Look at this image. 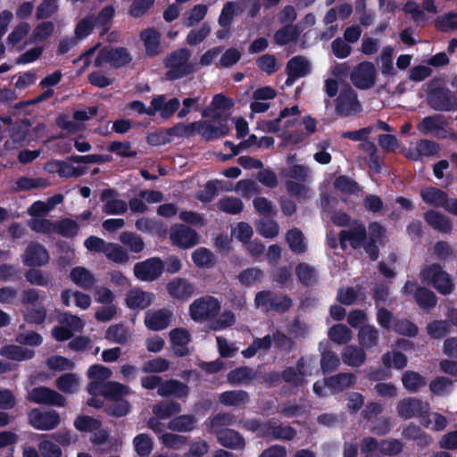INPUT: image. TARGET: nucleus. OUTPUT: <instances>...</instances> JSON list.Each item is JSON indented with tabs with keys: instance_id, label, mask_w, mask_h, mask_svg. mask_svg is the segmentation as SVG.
<instances>
[{
	"instance_id": "f257e3e1",
	"label": "nucleus",
	"mask_w": 457,
	"mask_h": 457,
	"mask_svg": "<svg viewBox=\"0 0 457 457\" xmlns=\"http://www.w3.org/2000/svg\"><path fill=\"white\" fill-rule=\"evenodd\" d=\"M386 228L378 221L369 224L368 231L365 225L359 220H353L349 229L339 232L340 246L346 249L348 242L353 249L363 248L370 260L375 262L379 256V245H384Z\"/></svg>"
},
{
	"instance_id": "f03ea898",
	"label": "nucleus",
	"mask_w": 457,
	"mask_h": 457,
	"mask_svg": "<svg viewBox=\"0 0 457 457\" xmlns=\"http://www.w3.org/2000/svg\"><path fill=\"white\" fill-rule=\"evenodd\" d=\"M191 51L187 48H179L168 54L163 59V66L167 69L166 79L178 80L195 72V64L190 62Z\"/></svg>"
},
{
	"instance_id": "7ed1b4c3",
	"label": "nucleus",
	"mask_w": 457,
	"mask_h": 457,
	"mask_svg": "<svg viewBox=\"0 0 457 457\" xmlns=\"http://www.w3.org/2000/svg\"><path fill=\"white\" fill-rule=\"evenodd\" d=\"M427 104L436 112H456L457 95L447 87L430 82L427 90Z\"/></svg>"
},
{
	"instance_id": "20e7f679",
	"label": "nucleus",
	"mask_w": 457,
	"mask_h": 457,
	"mask_svg": "<svg viewBox=\"0 0 457 457\" xmlns=\"http://www.w3.org/2000/svg\"><path fill=\"white\" fill-rule=\"evenodd\" d=\"M420 278L422 283L432 286L443 295H450L453 291V279L438 263L425 266L420 270Z\"/></svg>"
},
{
	"instance_id": "39448f33",
	"label": "nucleus",
	"mask_w": 457,
	"mask_h": 457,
	"mask_svg": "<svg viewBox=\"0 0 457 457\" xmlns=\"http://www.w3.org/2000/svg\"><path fill=\"white\" fill-rule=\"evenodd\" d=\"M221 309L220 302L212 295H204L194 300L189 305L190 318L195 322L212 320L219 316Z\"/></svg>"
},
{
	"instance_id": "423d86ee",
	"label": "nucleus",
	"mask_w": 457,
	"mask_h": 457,
	"mask_svg": "<svg viewBox=\"0 0 457 457\" xmlns=\"http://www.w3.org/2000/svg\"><path fill=\"white\" fill-rule=\"evenodd\" d=\"M335 111L340 117L353 116L361 112V104L356 91L349 85H344L335 100Z\"/></svg>"
},
{
	"instance_id": "0eeeda50",
	"label": "nucleus",
	"mask_w": 457,
	"mask_h": 457,
	"mask_svg": "<svg viewBox=\"0 0 457 457\" xmlns=\"http://www.w3.org/2000/svg\"><path fill=\"white\" fill-rule=\"evenodd\" d=\"M254 303L257 307H263L267 312L274 311L278 313L287 312L293 304L288 295L277 294L271 290L259 291L255 295Z\"/></svg>"
},
{
	"instance_id": "6e6552de",
	"label": "nucleus",
	"mask_w": 457,
	"mask_h": 457,
	"mask_svg": "<svg viewBox=\"0 0 457 457\" xmlns=\"http://www.w3.org/2000/svg\"><path fill=\"white\" fill-rule=\"evenodd\" d=\"M132 56L126 47L104 46L97 54L95 59V66L101 67L104 62L110 63L114 69H119L129 64Z\"/></svg>"
},
{
	"instance_id": "1a4fd4ad",
	"label": "nucleus",
	"mask_w": 457,
	"mask_h": 457,
	"mask_svg": "<svg viewBox=\"0 0 457 457\" xmlns=\"http://www.w3.org/2000/svg\"><path fill=\"white\" fill-rule=\"evenodd\" d=\"M134 275L141 280L152 282L157 280L164 272V262L158 257H150L134 265Z\"/></svg>"
},
{
	"instance_id": "9d476101",
	"label": "nucleus",
	"mask_w": 457,
	"mask_h": 457,
	"mask_svg": "<svg viewBox=\"0 0 457 457\" xmlns=\"http://www.w3.org/2000/svg\"><path fill=\"white\" fill-rule=\"evenodd\" d=\"M350 79L359 89L366 90L373 87L377 79L375 65L368 61L360 62L352 71Z\"/></svg>"
},
{
	"instance_id": "9b49d317",
	"label": "nucleus",
	"mask_w": 457,
	"mask_h": 457,
	"mask_svg": "<svg viewBox=\"0 0 457 457\" xmlns=\"http://www.w3.org/2000/svg\"><path fill=\"white\" fill-rule=\"evenodd\" d=\"M169 234L171 244L181 249L192 248L199 243L197 232L185 224H174Z\"/></svg>"
},
{
	"instance_id": "f8f14e48",
	"label": "nucleus",
	"mask_w": 457,
	"mask_h": 457,
	"mask_svg": "<svg viewBox=\"0 0 457 457\" xmlns=\"http://www.w3.org/2000/svg\"><path fill=\"white\" fill-rule=\"evenodd\" d=\"M195 131L209 142L228 136L229 128L220 121L216 122L215 120H204L195 121Z\"/></svg>"
},
{
	"instance_id": "ddd939ff",
	"label": "nucleus",
	"mask_w": 457,
	"mask_h": 457,
	"mask_svg": "<svg viewBox=\"0 0 457 457\" xmlns=\"http://www.w3.org/2000/svg\"><path fill=\"white\" fill-rule=\"evenodd\" d=\"M29 424L38 430H52L57 428L61 422L59 413L54 410L41 411L33 409L28 415Z\"/></svg>"
},
{
	"instance_id": "4468645a",
	"label": "nucleus",
	"mask_w": 457,
	"mask_h": 457,
	"mask_svg": "<svg viewBox=\"0 0 457 457\" xmlns=\"http://www.w3.org/2000/svg\"><path fill=\"white\" fill-rule=\"evenodd\" d=\"M428 403L415 397L403 398L396 405L398 416L405 420L414 417H424L428 414Z\"/></svg>"
},
{
	"instance_id": "2eb2a0df",
	"label": "nucleus",
	"mask_w": 457,
	"mask_h": 457,
	"mask_svg": "<svg viewBox=\"0 0 457 457\" xmlns=\"http://www.w3.org/2000/svg\"><path fill=\"white\" fill-rule=\"evenodd\" d=\"M28 400L38 404H50L63 407L65 397L60 393L46 386L34 387L29 394Z\"/></svg>"
},
{
	"instance_id": "dca6fc26",
	"label": "nucleus",
	"mask_w": 457,
	"mask_h": 457,
	"mask_svg": "<svg viewBox=\"0 0 457 457\" xmlns=\"http://www.w3.org/2000/svg\"><path fill=\"white\" fill-rule=\"evenodd\" d=\"M22 259L28 267H41L48 263L50 256L43 245L31 241L27 245Z\"/></svg>"
},
{
	"instance_id": "f3484780",
	"label": "nucleus",
	"mask_w": 457,
	"mask_h": 457,
	"mask_svg": "<svg viewBox=\"0 0 457 457\" xmlns=\"http://www.w3.org/2000/svg\"><path fill=\"white\" fill-rule=\"evenodd\" d=\"M172 318L173 312L169 309L150 310L145 312L144 322L149 330L161 331L170 326Z\"/></svg>"
},
{
	"instance_id": "a211bd4d",
	"label": "nucleus",
	"mask_w": 457,
	"mask_h": 457,
	"mask_svg": "<svg viewBox=\"0 0 457 457\" xmlns=\"http://www.w3.org/2000/svg\"><path fill=\"white\" fill-rule=\"evenodd\" d=\"M155 295L140 287L130 288L125 296L126 306L130 310H145L154 301Z\"/></svg>"
},
{
	"instance_id": "6ab92c4d",
	"label": "nucleus",
	"mask_w": 457,
	"mask_h": 457,
	"mask_svg": "<svg viewBox=\"0 0 457 457\" xmlns=\"http://www.w3.org/2000/svg\"><path fill=\"white\" fill-rule=\"evenodd\" d=\"M166 289L169 295L179 301H187L195 295V287L185 278H174L170 279Z\"/></svg>"
},
{
	"instance_id": "aec40b11",
	"label": "nucleus",
	"mask_w": 457,
	"mask_h": 457,
	"mask_svg": "<svg viewBox=\"0 0 457 457\" xmlns=\"http://www.w3.org/2000/svg\"><path fill=\"white\" fill-rule=\"evenodd\" d=\"M151 104L153 105L154 116L156 112H159L162 119L169 120L179 109L180 101L177 97L167 101L165 95H158L153 97Z\"/></svg>"
},
{
	"instance_id": "412c9836",
	"label": "nucleus",
	"mask_w": 457,
	"mask_h": 457,
	"mask_svg": "<svg viewBox=\"0 0 457 457\" xmlns=\"http://www.w3.org/2000/svg\"><path fill=\"white\" fill-rule=\"evenodd\" d=\"M297 432L296 429L289 425L277 424L272 420H267L266 430L264 431V438L268 440H293Z\"/></svg>"
},
{
	"instance_id": "4be33fe9",
	"label": "nucleus",
	"mask_w": 457,
	"mask_h": 457,
	"mask_svg": "<svg viewBox=\"0 0 457 457\" xmlns=\"http://www.w3.org/2000/svg\"><path fill=\"white\" fill-rule=\"evenodd\" d=\"M116 191L112 188L104 189L100 195V200L104 202L103 212L109 215L123 214L128 210V204L121 199H112Z\"/></svg>"
},
{
	"instance_id": "5701e85b",
	"label": "nucleus",
	"mask_w": 457,
	"mask_h": 457,
	"mask_svg": "<svg viewBox=\"0 0 457 457\" xmlns=\"http://www.w3.org/2000/svg\"><path fill=\"white\" fill-rule=\"evenodd\" d=\"M139 36L144 44L146 56L153 58L161 54L162 35L156 29H145L140 32Z\"/></svg>"
},
{
	"instance_id": "b1692460",
	"label": "nucleus",
	"mask_w": 457,
	"mask_h": 457,
	"mask_svg": "<svg viewBox=\"0 0 457 457\" xmlns=\"http://www.w3.org/2000/svg\"><path fill=\"white\" fill-rule=\"evenodd\" d=\"M157 394L162 397L174 396L185 401L189 395V387L179 380L170 378L162 381Z\"/></svg>"
},
{
	"instance_id": "393cba45",
	"label": "nucleus",
	"mask_w": 457,
	"mask_h": 457,
	"mask_svg": "<svg viewBox=\"0 0 457 457\" xmlns=\"http://www.w3.org/2000/svg\"><path fill=\"white\" fill-rule=\"evenodd\" d=\"M215 435L219 444L226 448L236 450L242 449L245 445V438L237 430L231 428L217 429Z\"/></svg>"
},
{
	"instance_id": "a878e982",
	"label": "nucleus",
	"mask_w": 457,
	"mask_h": 457,
	"mask_svg": "<svg viewBox=\"0 0 457 457\" xmlns=\"http://www.w3.org/2000/svg\"><path fill=\"white\" fill-rule=\"evenodd\" d=\"M423 217L428 225L434 230L448 234L453 229V223L450 218L437 211L428 210L424 213Z\"/></svg>"
},
{
	"instance_id": "bb28decb",
	"label": "nucleus",
	"mask_w": 457,
	"mask_h": 457,
	"mask_svg": "<svg viewBox=\"0 0 457 457\" xmlns=\"http://www.w3.org/2000/svg\"><path fill=\"white\" fill-rule=\"evenodd\" d=\"M69 278L76 286L84 290H91L96 283L94 274L81 266L71 269Z\"/></svg>"
},
{
	"instance_id": "cd10ccee",
	"label": "nucleus",
	"mask_w": 457,
	"mask_h": 457,
	"mask_svg": "<svg viewBox=\"0 0 457 457\" xmlns=\"http://www.w3.org/2000/svg\"><path fill=\"white\" fill-rule=\"evenodd\" d=\"M249 401V394L243 389L225 391L219 395V402L224 406L244 408Z\"/></svg>"
},
{
	"instance_id": "c85d7f7f",
	"label": "nucleus",
	"mask_w": 457,
	"mask_h": 457,
	"mask_svg": "<svg viewBox=\"0 0 457 457\" xmlns=\"http://www.w3.org/2000/svg\"><path fill=\"white\" fill-rule=\"evenodd\" d=\"M356 382V377L353 373L341 372L324 379V385L328 388L336 391L342 392L346 388L351 387Z\"/></svg>"
},
{
	"instance_id": "c756f323",
	"label": "nucleus",
	"mask_w": 457,
	"mask_h": 457,
	"mask_svg": "<svg viewBox=\"0 0 457 457\" xmlns=\"http://www.w3.org/2000/svg\"><path fill=\"white\" fill-rule=\"evenodd\" d=\"M424 203L434 207H443L447 204V194L435 187H424L420 192Z\"/></svg>"
},
{
	"instance_id": "7c9ffc66",
	"label": "nucleus",
	"mask_w": 457,
	"mask_h": 457,
	"mask_svg": "<svg viewBox=\"0 0 457 457\" xmlns=\"http://www.w3.org/2000/svg\"><path fill=\"white\" fill-rule=\"evenodd\" d=\"M366 353L361 345H346L342 353V360L348 366L360 367L366 361Z\"/></svg>"
},
{
	"instance_id": "2f4dec72",
	"label": "nucleus",
	"mask_w": 457,
	"mask_h": 457,
	"mask_svg": "<svg viewBox=\"0 0 457 457\" xmlns=\"http://www.w3.org/2000/svg\"><path fill=\"white\" fill-rule=\"evenodd\" d=\"M255 378L256 371L248 366L237 367L231 370L227 375L228 383L233 386L248 384L254 380Z\"/></svg>"
},
{
	"instance_id": "473e14b6",
	"label": "nucleus",
	"mask_w": 457,
	"mask_h": 457,
	"mask_svg": "<svg viewBox=\"0 0 457 457\" xmlns=\"http://www.w3.org/2000/svg\"><path fill=\"white\" fill-rule=\"evenodd\" d=\"M295 276L298 281L304 287H312L318 282L316 269L307 262H299L295 266Z\"/></svg>"
},
{
	"instance_id": "72a5a7b5",
	"label": "nucleus",
	"mask_w": 457,
	"mask_h": 457,
	"mask_svg": "<svg viewBox=\"0 0 457 457\" xmlns=\"http://www.w3.org/2000/svg\"><path fill=\"white\" fill-rule=\"evenodd\" d=\"M359 344L364 349H370L378 345L379 333L373 325H362L358 331Z\"/></svg>"
},
{
	"instance_id": "f704fd0d",
	"label": "nucleus",
	"mask_w": 457,
	"mask_h": 457,
	"mask_svg": "<svg viewBox=\"0 0 457 457\" xmlns=\"http://www.w3.org/2000/svg\"><path fill=\"white\" fill-rule=\"evenodd\" d=\"M196 423L195 415L183 414L171 419L168 423V428L177 432H190L195 429Z\"/></svg>"
},
{
	"instance_id": "c9c22d12",
	"label": "nucleus",
	"mask_w": 457,
	"mask_h": 457,
	"mask_svg": "<svg viewBox=\"0 0 457 457\" xmlns=\"http://www.w3.org/2000/svg\"><path fill=\"white\" fill-rule=\"evenodd\" d=\"M131 390L129 386L117 381H107L104 386V396L110 401H116L130 395Z\"/></svg>"
},
{
	"instance_id": "e433bc0d",
	"label": "nucleus",
	"mask_w": 457,
	"mask_h": 457,
	"mask_svg": "<svg viewBox=\"0 0 457 457\" xmlns=\"http://www.w3.org/2000/svg\"><path fill=\"white\" fill-rule=\"evenodd\" d=\"M0 354L10 360L21 361L32 359L35 352L16 345H7L0 349Z\"/></svg>"
},
{
	"instance_id": "4c0bfd02",
	"label": "nucleus",
	"mask_w": 457,
	"mask_h": 457,
	"mask_svg": "<svg viewBox=\"0 0 457 457\" xmlns=\"http://www.w3.org/2000/svg\"><path fill=\"white\" fill-rule=\"evenodd\" d=\"M104 337L109 342L125 345L128 343L130 333L129 328L121 323L111 325L105 331Z\"/></svg>"
},
{
	"instance_id": "58836bf2",
	"label": "nucleus",
	"mask_w": 457,
	"mask_h": 457,
	"mask_svg": "<svg viewBox=\"0 0 457 457\" xmlns=\"http://www.w3.org/2000/svg\"><path fill=\"white\" fill-rule=\"evenodd\" d=\"M414 300L420 308L428 310L435 307L437 303V297L430 289L419 287L414 292Z\"/></svg>"
},
{
	"instance_id": "ea45409f",
	"label": "nucleus",
	"mask_w": 457,
	"mask_h": 457,
	"mask_svg": "<svg viewBox=\"0 0 457 457\" xmlns=\"http://www.w3.org/2000/svg\"><path fill=\"white\" fill-rule=\"evenodd\" d=\"M104 254L108 260L118 264H125L129 261L128 251L117 243L109 242Z\"/></svg>"
},
{
	"instance_id": "a19ab883",
	"label": "nucleus",
	"mask_w": 457,
	"mask_h": 457,
	"mask_svg": "<svg viewBox=\"0 0 457 457\" xmlns=\"http://www.w3.org/2000/svg\"><path fill=\"white\" fill-rule=\"evenodd\" d=\"M402 382L404 388L411 393H415L427 385L425 377L413 370H406L403 372Z\"/></svg>"
},
{
	"instance_id": "79ce46f5",
	"label": "nucleus",
	"mask_w": 457,
	"mask_h": 457,
	"mask_svg": "<svg viewBox=\"0 0 457 457\" xmlns=\"http://www.w3.org/2000/svg\"><path fill=\"white\" fill-rule=\"evenodd\" d=\"M300 35L296 26L286 25L278 29L274 34V42L278 46H286L290 42H295Z\"/></svg>"
},
{
	"instance_id": "37998d69",
	"label": "nucleus",
	"mask_w": 457,
	"mask_h": 457,
	"mask_svg": "<svg viewBox=\"0 0 457 457\" xmlns=\"http://www.w3.org/2000/svg\"><path fill=\"white\" fill-rule=\"evenodd\" d=\"M181 410L180 403L172 400L161 402L153 407L154 414L160 420L168 419L173 414L179 413Z\"/></svg>"
},
{
	"instance_id": "c03bdc74",
	"label": "nucleus",
	"mask_w": 457,
	"mask_h": 457,
	"mask_svg": "<svg viewBox=\"0 0 457 457\" xmlns=\"http://www.w3.org/2000/svg\"><path fill=\"white\" fill-rule=\"evenodd\" d=\"M286 241L288 244L290 250L295 253H303L307 250L303 234L297 228H291L287 232Z\"/></svg>"
},
{
	"instance_id": "a18cd8bd",
	"label": "nucleus",
	"mask_w": 457,
	"mask_h": 457,
	"mask_svg": "<svg viewBox=\"0 0 457 457\" xmlns=\"http://www.w3.org/2000/svg\"><path fill=\"white\" fill-rule=\"evenodd\" d=\"M381 361L386 369L403 370L408 363L407 356L398 351L385 353L381 357Z\"/></svg>"
},
{
	"instance_id": "49530a36",
	"label": "nucleus",
	"mask_w": 457,
	"mask_h": 457,
	"mask_svg": "<svg viewBox=\"0 0 457 457\" xmlns=\"http://www.w3.org/2000/svg\"><path fill=\"white\" fill-rule=\"evenodd\" d=\"M286 71H289L299 78L305 77L311 71L310 62L302 55L294 56L287 62Z\"/></svg>"
},
{
	"instance_id": "de8ad7c7",
	"label": "nucleus",
	"mask_w": 457,
	"mask_h": 457,
	"mask_svg": "<svg viewBox=\"0 0 457 457\" xmlns=\"http://www.w3.org/2000/svg\"><path fill=\"white\" fill-rule=\"evenodd\" d=\"M120 241L127 246L130 252L139 253L143 252L145 244L142 237L136 233L124 231L120 235Z\"/></svg>"
},
{
	"instance_id": "09e8293b",
	"label": "nucleus",
	"mask_w": 457,
	"mask_h": 457,
	"mask_svg": "<svg viewBox=\"0 0 457 457\" xmlns=\"http://www.w3.org/2000/svg\"><path fill=\"white\" fill-rule=\"evenodd\" d=\"M54 31V24L53 21H46L38 23L33 29L29 41L30 43H40L46 40Z\"/></svg>"
},
{
	"instance_id": "8fccbe9b",
	"label": "nucleus",
	"mask_w": 457,
	"mask_h": 457,
	"mask_svg": "<svg viewBox=\"0 0 457 457\" xmlns=\"http://www.w3.org/2000/svg\"><path fill=\"white\" fill-rule=\"evenodd\" d=\"M54 232L64 237H73L79 232V225L70 218H63L54 222Z\"/></svg>"
},
{
	"instance_id": "3c124183",
	"label": "nucleus",
	"mask_w": 457,
	"mask_h": 457,
	"mask_svg": "<svg viewBox=\"0 0 457 457\" xmlns=\"http://www.w3.org/2000/svg\"><path fill=\"white\" fill-rule=\"evenodd\" d=\"M239 4L237 2H227L220 12L219 17V24L222 28H229L236 15L240 13Z\"/></svg>"
},
{
	"instance_id": "603ef678",
	"label": "nucleus",
	"mask_w": 457,
	"mask_h": 457,
	"mask_svg": "<svg viewBox=\"0 0 457 457\" xmlns=\"http://www.w3.org/2000/svg\"><path fill=\"white\" fill-rule=\"evenodd\" d=\"M112 402L104 406V411L108 416L121 418L130 412L131 405L128 400L122 398Z\"/></svg>"
},
{
	"instance_id": "864d4df0",
	"label": "nucleus",
	"mask_w": 457,
	"mask_h": 457,
	"mask_svg": "<svg viewBox=\"0 0 457 457\" xmlns=\"http://www.w3.org/2000/svg\"><path fill=\"white\" fill-rule=\"evenodd\" d=\"M352 335V330L345 324H336L328 329V337L339 345L348 343Z\"/></svg>"
},
{
	"instance_id": "5fc2aeb1",
	"label": "nucleus",
	"mask_w": 457,
	"mask_h": 457,
	"mask_svg": "<svg viewBox=\"0 0 457 457\" xmlns=\"http://www.w3.org/2000/svg\"><path fill=\"white\" fill-rule=\"evenodd\" d=\"M219 209L228 214H239L244 209L241 199L232 196H224L218 203Z\"/></svg>"
},
{
	"instance_id": "6e6d98bb",
	"label": "nucleus",
	"mask_w": 457,
	"mask_h": 457,
	"mask_svg": "<svg viewBox=\"0 0 457 457\" xmlns=\"http://www.w3.org/2000/svg\"><path fill=\"white\" fill-rule=\"evenodd\" d=\"M392 328L395 333L408 337H414L419 332L416 324L404 318L395 320Z\"/></svg>"
},
{
	"instance_id": "4d7b16f0",
	"label": "nucleus",
	"mask_w": 457,
	"mask_h": 457,
	"mask_svg": "<svg viewBox=\"0 0 457 457\" xmlns=\"http://www.w3.org/2000/svg\"><path fill=\"white\" fill-rule=\"evenodd\" d=\"M236 322V315L233 312L225 310L220 314V316L214 318L211 323H209V328L213 331H220L233 326Z\"/></svg>"
},
{
	"instance_id": "13d9d810",
	"label": "nucleus",
	"mask_w": 457,
	"mask_h": 457,
	"mask_svg": "<svg viewBox=\"0 0 457 457\" xmlns=\"http://www.w3.org/2000/svg\"><path fill=\"white\" fill-rule=\"evenodd\" d=\"M75 428L80 432H93L102 427V421L87 415H79L73 423Z\"/></svg>"
},
{
	"instance_id": "bf43d9fd",
	"label": "nucleus",
	"mask_w": 457,
	"mask_h": 457,
	"mask_svg": "<svg viewBox=\"0 0 457 457\" xmlns=\"http://www.w3.org/2000/svg\"><path fill=\"white\" fill-rule=\"evenodd\" d=\"M439 149L440 147L438 143L428 139H420L417 142V156L411 158L413 161H419L422 155L428 157L434 156L437 154Z\"/></svg>"
},
{
	"instance_id": "052dcab7",
	"label": "nucleus",
	"mask_w": 457,
	"mask_h": 457,
	"mask_svg": "<svg viewBox=\"0 0 457 457\" xmlns=\"http://www.w3.org/2000/svg\"><path fill=\"white\" fill-rule=\"evenodd\" d=\"M394 48L391 46H386L382 49L379 56L381 63V72L386 77H392L395 75V70L393 64Z\"/></svg>"
},
{
	"instance_id": "680f3d73",
	"label": "nucleus",
	"mask_w": 457,
	"mask_h": 457,
	"mask_svg": "<svg viewBox=\"0 0 457 457\" xmlns=\"http://www.w3.org/2000/svg\"><path fill=\"white\" fill-rule=\"evenodd\" d=\"M17 188L20 191H29L35 188H46L49 182L44 178L21 177L16 180Z\"/></svg>"
},
{
	"instance_id": "e2e57ef3",
	"label": "nucleus",
	"mask_w": 457,
	"mask_h": 457,
	"mask_svg": "<svg viewBox=\"0 0 457 457\" xmlns=\"http://www.w3.org/2000/svg\"><path fill=\"white\" fill-rule=\"evenodd\" d=\"M133 443L135 450L140 457H146L153 451V440L147 434H138L134 437Z\"/></svg>"
},
{
	"instance_id": "0e129e2a",
	"label": "nucleus",
	"mask_w": 457,
	"mask_h": 457,
	"mask_svg": "<svg viewBox=\"0 0 457 457\" xmlns=\"http://www.w3.org/2000/svg\"><path fill=\"white\" fill-rule=\"evenodd\" d=\"M24 276L29 284L39 287H47L52 280L49 274L44 272L42 270L33 268L28 270Z\"/></svg>"
},
{
	"instance_id": "69168bd1",
	"label": "nucleus",
	"mask_w": 457,
	"mask_h": 457,
	"mask_svg": "<svg viewBox=\"0 0 457 457\" xmlns=\"http://www.w3.org/2000/svg\"><path fill=\"white\" fill-rule=\"evenodd\" d=\"M435 27L438 31L448 32L457 29V13L447 12L438 16L435 21Z\"/></svg>"
},
{
	"instance_id": "338daca9",
	"label": "nucleus",
	"mask_w": 457,
	"mask_h": 457,
	"mask_svg": "<svg viewBox=\"0 0 457 457\" xmlns=\"http://www.w3.org/2000/svg\"><path fill=\"white\" fill-rule=\"evenodd\" d=\"M441 120L442 116L440 114L427 116L418 123L417 129L421 134L428 135L442 129L441 125L439 124Z\"/></svg>"
},
{
	"instance_id": "774afa93",
	"label": "nucleus",
	"mask_w": 457,
	"mask_h": 457,
	"mask_svg": "<svg viewBox=\"0 0 457 457\" xmlns=\"http://www.w3.org/2000/svg\"><path fill=\"white\" fill-rule=\"evenodd\" d=\"M427 333L435 339L445 337L450 331V326L446 320H433L427 324Z\"/></svg>"
}]
</instances>
